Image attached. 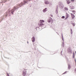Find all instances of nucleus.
I'll return each mask as SVG.
<instances>
[{
	"label": "nucleus",
	"instance_id": "4468645a",
	"mask_svg": "<svg viewBox=\"0 0 76 76\" xmlns=\"http://www.w3.org/2000/svg\"><path fill=\"white\" fill-rule=\"evenodd\" d=\"M70 64H68V69H70Z\"/></svg>",
	"mask_w": 76,
	"mask_h": 76
},
{
	"label": "nucleus",
	"instance_id": "0eeeda50",
	"mask_svg": "<svg viewBox=\"0 0 76 76\" xmlns=\"http://www.w3.org/2000/svg\"><path fill=\"white\" fill-rule=\"evenodd\" d=\"M47 8H45V9H43L42 10V12L43 13H45L47 11Z\"/></svg>",
	"mask_w": 76,
	"mask_h": 76
},
{
	"label": "nucleus",
	"instance_id": "9b49d317",
	"mask_svg": "<svg viewBox=\"0 0 76 76\" xmlns=\"http://www.w3.org/2000/svg\"><path fill=\"white\" fill-rule=\"evenodd\" d=\"M39 23H43L44 22V20H40L39 21Z\"/></svg>",
	"mask_w": 76,
	"mask_h": 76
},
{
	"label": "nucleus",
	"instance_id": "f257e3e1",
	"mask_svg": "<svg viewBox=\"0 0 76 76\" xmlns=\"http://www.w3.org/2000/svg\"><path fill=\"white\" fill-rule=\"evenodd\" d=\"M58 6L61 9H63L64 7V5H63V4L62 2L60 1L59 2Z\"/></svg>",
	"mask_w": 76,
	"mask_h": 76
},
{
	"label": "nucleus",
	"instance_id": "7c9ffc66",
	"mask_svg": "<svg viewBox=\"0 0 76 76\" xmlns=\"http://www.w3.org/2000/svg\"><path fill=\"white\" fill-rule=\"evenodd\" d=\"M62 40H63V41H64V38L62 39Z\"/></svg>",
	"mask_w": 76,
	"mask_h": 76
},
{
	"label": "nucleus",
	"instance_id": "473e14b6",
	"mask_svg": "<svg viewBox=\"0 0 76 76\" xmlns=\"http://www.w3.org/2000/svg\"><path fill=\"white\" fill-rule=\"evenodd\" d=\"M62 37H63V33H62Z\"/></svg>",
	"mask_w": 76,
	"mask_h": 76
},
{
	"label": "nucleus",
	"instance_id": "bb28decb",
	"mask_svg": "<svg viewBox=\"0 0 76 76\" xmlns=\"http://www.w3.org/2000/svg\"><path fill=\"white\" fill-rule=\"evenodd\" d=\"M75 72H76V68L75 69Z\"/></svg>",
	"mask_w": 76,
	"mask_h": 76
},
{
	"label": "nucleus",
	"instance_id": "c756f323",
	"mask_svg": "<svg viewBox=\"0 0 76 76\" xmlns=\"http://www.w3.org/2000/svg\"><path fill=\"white\" fill-rule=\"evenodd\" d=\"M68 18H65V19H67Z\"/></svg>",
	"mask_w": 76,
	"mask_h": 76
},
{
	"label": "nucleus",
	"instance_id": "20e7f679",
	"mask_svg": "<svg viewBox=\"0 0 76 76\" xmlns=\"http://www.w3.org/2000/svg\"><path fill=\"white\" fill-rule=\"evenodd\" d=\"M38 25L39 26H44V24L43 23H38Z\"/></svg>",
	"mask_w": 76,
	"mask_h": 76
},
{
	"label": "nucleus",
	"instance_id": "c85d7f7f",
	"mask_svg": "<svg viewBox=\"0 0 76 76\" xmlns=\"http://www.w3.org/2000/svg\"><path fill=\"white\" fill-rule=\"evenodd\" d=\"M72 33H73V31H71V34H72Z\"/></svg>",
	"mask_w": 76,
	"mask_h": 76
},
{
	"label": "nucleus",
	"instance_id": "412c9836",
	"mask_svg": "<svg viewBox=\"0 0 76 76\" xmlns=\"http://www.w3.org/2000/svg\"><path fill=\"white\" fill-rule=\"evenodd\" d=\"M62 45H62L63 47H64V43L63 42Z\"/></svg>",
	"mask_w": 76,
	"mask_h": 76
},
{
	"label": "nucleus",
	"instance_id": "423d86ee",
	"mask_svg": "<svg viewBox=\"0 0 76 76\" xmlns=\"http://www.w3.org/2000/svg\"><path fill=\"white\" fill-rule=\"evenodd\" d=\"M31 40L33 42H35V37H33L31 39Z\"/></svg>",
	"mask_w": 76,
	"mask_h": 76
},
{
	"label": "nucleus",
	"instance_id": "f8f14e48",
	"mask_svg": "<svg viewBox=\"0 0 76 76\" xmlns=\"http://www.w3.org/2000/svg\"><path fill=\"white\" fill-rule=\"evenodd\" d=\"M71 15H72V19H74V18L75 17V15H74L73 14H72V13L71 14Z\"/></svg>",
	"mask_w": 76,
	"mask_h": 76
},
{
	"label": "nucleus",
	"instance_id": "39448f33",
	"mask_svg": "<svg viewBox=\"0 0 76 76\" xmlns=\"http://www.w3.org/2000/svg\"><path fill=\"white\" fill-rule=\"evenodd\" d=\"M68 51L69 53H72V49L70 48H69L68 49Z\"/></svg>",
	"mask_w": 76,
	"mask_h": 76
},
{
	"label": "nucleus",
	"instance_id": "f03ea898",
	"mask_svg": "<svg viewBox=\"0 0 76 76\" xmlns=\"http://www.w3.org/2000/svg\"><path fill=\"white\" fill-rule=\"evenodd\" d=\"M48 21L49 23H53V19L51 18H49Z\"/></svg>",
	"mask_w": 76,
	"mask_h": 76
},
{
	"label": "nucleus",
	"instance_id": "ddd939ff",
	"mask_svg": "<svg viewBox=\"0 0 76 76\" xmlns=\"http://www.w3.org/2000/svg\"><path fill=\"white\" fill-rule=\"evenodd\" d=\"M3 17H1L0 18V22H1L2 20H3Z\"/></svg>",
	"mask_w": 76,
	"mask_h": 76
},
{
	"label": "nucleus",
	"instance_id": "4c0bfd02",
	"mask_svg": "<svg viewBox=\"0 0 76 76\" xmlns=\"http://www.w3.org/2000/svg\"><path fill=\"white\" fill-rule=\"evenodd\" d=\"M61 53H62V52H61Z\"/></svg>",
	"mask_w": 76,
	"mask_h": 76
},
{
	"label": "nucleus",
	"instance_id": "b1692460",
	"mask_svg": "<svg viewBox=\"0 0 76 76\" xmlns=\"http://www.w3.org/2000/svg\"><path fill=\"white\" fill-rule=\"evenodd\" d=\"M7 76H10L8 73L7 74Z\"/></svg>",
	"mask_w": 76,
	"mask_h": 76
},
{
	"label": "nucleus",
	"instance_id": "cd10ccee",
	"mask_svg": "<svg viewBox=\"0 0 76 76\" xmlns=\"http://www.w3.org/2000/svg\"><path fill=\"white\" fill-rule=\"evenodd\" d=\"M37 27H36L35 28V29H36V30H37Z\"/></svg>",
	"mask_w": 76,
	"mask_h": 76
},
{
	"label": "nucleus",
	"instance_id": "f3484780",
	"mask_svg": "<svg viewBox=\"0 0 76 76\" xmlns=\"http://www.w3.org/2000/svg\"><path fill=\"white\" fill-rule=\"evenodd\" d=\"M55 12H56V14H57V13H58V11H57V10H56Z\"/></svg>",
	"mask_w": 76,
	"mask_h": 76
},
{
	"label": "nucleus",
	"instance_id": "a211bd4d",
	"mask_svg": "<svg viewBox=\"0 0 76 76\" xmlns=\"http://www.w3.org/2000/svg\"><path fill=\"white\" fill-rule=\"evenodd\" d=\"M65 18V17H64V16H63L61 18L62 19H64Z\"/></svg>",
	"mask_w": 76,
	"mask_h": 76
},
{
	"label": "nucleus",
	"instance_id": "7ed1b4c3",
	"mask_svg": "<svg viewBox=\"0 0 76 76\" xmlns=\"http://www.w3.org/2000/svg\"><path fill=\"white\" fill-rule=\"evenodd\" d=\"M26 75V70H24L23 72V76H25Z\"/></svg>",
	"mask_w": 76,
	"mask_h": 76
},
{
	"label": "nucleus",
	"instance_id": "2eb2a0df",
	"mask_svg": "<svg viewBox=\"0 0 76 76\" xmlns=\"http://www.w3.org/2000/svg\"><path fill=\"white\" fill-rule=\"evenodd\" d=\"M70 9H74V8H75V7H74L73 6H71L70 7Z\"/></svg>",
	"mask_w": 76,
	"mask_h": 76
},
{
	"label": "nucleus",
	"instance_id": "6e6552de",
	"mask_svg": "<svg viewBox=\"0 0 76 76\" xmlns=\"http://www.w3.org/2000/svg\"><path fill=\"white\" fill-rule=\"evenodd\" d=\"M71 23L73 26H75V23H74V22L73 21H71Z\"/></svg>",
	"mask_w": 76,
	"mask_h": 76
},
{
	"label": "nucleus",
	"instance_id": "e433bc0d",
	"mask_svg": "<svg viewBox=\"0 0 76 76\" xmlns=\"http://www.w3.org/2000/svg\"><path fill=\"white\" fill-rule=\"evenodd\" d=\"M51 16H53V15H51Z\"/></svg>",
	"mask_w": 76,
	"mask_h": 76
},
{
	"label": "nucleus",
	"instance_id": "4be33fe9",
	"mask_svg": "<svg viewBox=\"0 0 76 76\" xmlns=\"http://www.w3.org/2000/svg\"><path fill=\"white\" fill-rule=\"evenodd\" d=\"M74 52H73V58H74V57H75L74 56Z\"/></svg>",
	"mask_w": 76,
	"mask_h": 76
},
{
	"label": "nucleus",
	"instance_id": "f704fd0d",
	"mask_svg": "<svg viewBox=\"0 0 76 76\" xmlns=\"http://www.w3.org/2000/svg\"><path fill=\"white\" fill-rule=\"evenodd\" d=\"M27 43L28 44V42H27Z\"/></svg>",
	"mask_w": 76,
	"mask_h": 76
},
{
	"label": "nucleus",
	"instance_id": "9d476101",
	"mask_svg": "<svg viewBox=\"0 0 76 76\" xmlns=\"http://www.w3.org/2000/svg\"><path fill=\"white\" fill-rule=\"evenodd\" d=\"M66 3L67 4H69L70 3V1L69 0H66Z\"/></svg>",
	"mask_w": 76,
	"mask_h": 76
},
{
	"label": "nucleus",
	"instance_id": "6ab92c4d",
	"mask_svg": "<svg viewBox=\"0 0 76 76\" xmlns=\"http://www.w3.org/2000/svg\"><path fill=\"white\" fill-rule=\"evenodd\" d=\"M67 73V71H65L64 73L63 74V75H64V74H65V73Z\"/></svg>",
	"mask_w": 76,
	"mask_h": 76
},
{
	"label": "nucleus",
	"instance_id": "aec40b11",
	"mask_svg": "<svg viewBox=\"0 0 76 76\" xmlns=\"http://www.w3.org/2000/svg\"><path fill=\"white\" fill-rule=\"evenodd\" d=\"M71 1H72V2H74V1H75V0H72Z\"/></svg>",
	"mask_w": 76,
	"mask_h": 76
},
{
	"label": "nucleus",
	"instance_id": "c9c22d12",
	"mask_svg": "<svg viewBox=\"0 0 76 76\" xmlns=\"http://www.w3.org/2000/svg\"><path fill=\"white\" fill-rule=\"evenodd\" d=\"M76 53V51H75V53Z\"/></svg>",
	"mask_w": 76,
	"mask_h": 76
},
{
	"label": "nucleus",
	"instance_id": "5701e85b",
	"mask_svg": "<svg viewBox=\"0 0 76 76\" xmlns=\"http://www.w3.org/2000/svg\"><path fill=\"white\" fill-rule=\"evenodd\" d=\"M66 17L67 18H68V17H69V15H68V14H67L66 15Z\"/></svg>",
	"mask_w": 76,
	"mask_h": 76
},
{
	"label": "nucleus",
	"instance_id": "393cba45",
	"mask_svg": "<svg viewBox=\"0 0 76 76\" xmlns=\"http://www.w3.org/2000/svg\"><path fill=\"white\" fill-rule=\"evenodd\" d=\"M70 30H71V32H73V31H72V28Z\"/></svg>",
	"mask_w": 76,
	"mask_h": 76
},
{
	"label": "nucleus",
	"instance_id": "a878e982",
	"mask_svg": "<svg viewBox=\"0 0 76 76\" xmlns=\"http://www.w3.org/2000/svg\"><path fill=\"white\" fill-rule=\"evenodd\" d=\"M75 10H73V11H72V12H75Z\"/></svg>",
	"mask_w": 76,
	"mask_h": 76
},
{
	"label": "nucleus",
	"instance_id": "72a5a7b5",
	"mask_svg": "<svg viewBox=\"0 0 76 76\" xmlns=\"http://www.w3.org/2000/svg\"><path fill=\"white\" fill-rule=\"evenodd\" d=\"M50 4H51V5H52V3H51Z\"/></svg>",
	"mask_w": 76,
	"mask_h": 76
},
{
	"label": "nucleus",
	"instance_id": "dca6fc26",
	"mask_svg": "<svg viewBox=\"0 0 76 76\" xmlns=\"http://www.w3.org/2000/svg\"><path fill=\"white\" fill-rule=\"evenodd\" d=\"M65 10H68V8L66 7H65Z\"/></svg>",
	"mask_w": 76,
	"mask_h": 76
},
{
	"label": "nucleus",
	"instance_id": "1a4fd4ad",
	"mask_svg": "<svg viewBox=\"0 0 76 76\" xmlns=\"http://www.w3.org/2000/svg\"><path fill=\"white\" fill-rule=\"evenodd\" d=\"M45 3L46 4H48L50 3V2L48 1H45Z\"/></svg>",
	"mask_w": 76,
	"mask_h": 76
},
{
	"label": "nucleus",
	"instance_id": "2f4dec72",
	"mask_svg": "<svg viewBox=\"0 0 76 76\" xmlns=\"http://www.w3.org/2000/svg\"><path fill=\"white\" fill-rule=\"evenodd\" d=\"M62 39H63V36H62Z\"/></svg>",
	"mask_w": 76,
	"mask_h": 76
}]
</instances>
